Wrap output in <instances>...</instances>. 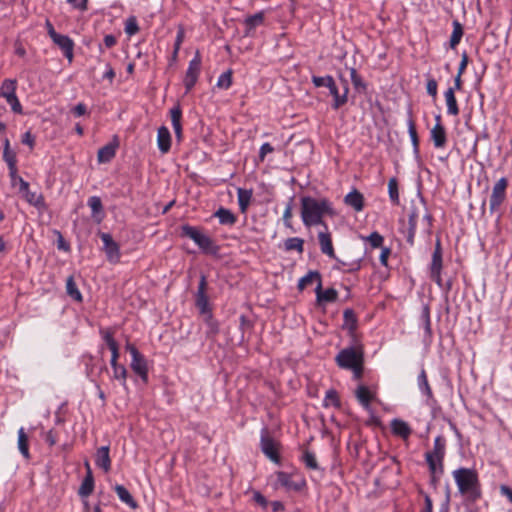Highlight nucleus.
I'll return each instance as SVG.
<instances>
[{"instance_id": "1", "label": "nucleus", "mask_w": 512, "mask_h": 512, "mask_svg": "<svg viewBox=\"0 0 512 512\" xmlns=\"http://www.w3.org/2000/svg\"><path fill=\"white\" fill-rule=\"evenodd\" d=\"M325 215H335L332 203L328 199H316L311 196L301 198V218L306 227L324 225L327 229V225L322 220Z\"/></svg>"}, {"instance_id": "2", "label": "nucleus", "mask_w": 512, "mask_h": 512, "mask_svg": "<svg viewBox=\"0 0 512 512\" xmlns=\"http://www.w3.org/2000/svg\"><path fill=\"white\" fill-rule=\"evenodd\" d=\"M459 493L468 504H474L482 497L481 484L475 469L460 467L452 472Z\"/></svg>"}, {"instance_id": "3", "label": "nucleus", "mask_w": 512, "mask_h": 512, "mask_svg": "<svg viewBox=\"0 0 512 512\" xmlns=\"http://www.w3.org/2000/svg\"><path fill=\"white\" fill-rule=\"evenodd\" d=\"M181 231L183 236L193 240L205 253H216L217 247L214 245L213 240L209 236L203 234L198 228L190 225H183Z\"/></svg>"}, {"instance_id": "4", "label": "nucleus", "mask_w": 512, "mask_h": 512, "mask_svg": "<svg viewBox=\"0 0 512 512\" xmlns=\"http://www.w3.org/2000/svg\"><path fill=\"white\" fill-rule=\"evenodd\" d=\"M335 361L343 369L355 367L358 363L363 362V351L356 347L342 349L335 357Z\"/></svg>"}, {"instance_id": "5", "label": "nucleus", "mask_w": 512, "mask_h": 512, "mask_svg": "<svg viewBox=\"0 0 512 512\" xmlns=\"http://www.w3.org/2000/svg\"><path fill=\"white\" fill-rule=\"evenodd\" d=\"M16 89L17 81L15 79H5L0 87V96L5 98L14 113L21 114L22 106L16 95Z\"/></svg>"}, {"instance_id": "6", "label": "nucleus", "mask_w": 512, "mask_h": 512, "mask_svg": "<svg viewBox=\"0 0 512 512\" xmlns=\"http://www.w3.org/2000/svg\"><path fill=\"white\" fill-rule=\"evenodd\" d=\"M126 350L130 353L131 368L132 370L144 381L148 380V367L145 357L139 352V350L133 345L128 343Z\"/></svg>"}, {"instance_id": "7", "label": "nucleus", "mask_w": 512, "mask_h": 512, "mask_svg": "<svg viewBox=\"0 0 512 512\" xmlns=\"http://www.w3.org/2000/svg\"><path fill=\"white\" fill-rule=\"evenodd\" d=\"M508 180L505 177L500 178L493 186L489 200L490 213H494L504 203L506 199V189Z\"/></svg>"}, {"instance_id": "8", "label": "nucleus", "mask_w": 512, "mask_h": 512, "mask_svg": "<svg viewBox=\"0 0 512 512\" xmlns=\"http://www.w3.org/2000/svg\"><path fill=\"white\" fill-rule=\"evenodd\" d=\"M201 63V56L199 51H197L195 56L189 62L183 81L186 92H189L195 86L201 71Z\"/></svg>"}, {"instance_id": "9", "label": "nucleus", "mask_w": 512, "mask_h": 512, "mask_svg": "<svg viewBox=\"0 0 512 512\" xmlns=\"http://www.w3.org/2000/svg\"><path fill=\"white\" fill-rule=\"evenodd\" d=\"M99 236L103 242V250L107 260L113 264L118 263L121 257L118 243L113 240L109 233L100 232Z\"/></svg>"}, {"instance_id": "10", "label": "nucleus", "mask_w": 512, "mask_h": 512, "mask_svg": "<svg viewBox=\"0 0 512 512\" xmlns=\"http://www.w3.org/2000/svg\"><path fill=\"white\" fill-rule=\"evenodd\" d=\"M442 248L441 243L437 240L434 252L432 254V260L430 264V278L439 286L442 287Z\"/></svg>"}, {"instance_id": "11", "label": "nucleus", "mask_w": 512, "mask_h": 512, "mask_svg": "<svg viewBox=\"0 0 512 512\" xmlns=\"http://www.w3.org/2000/svg\"><path fill=\"white\" fill-rule=\"evenodd\" d=\"M342 88H343V92L340 93L334 79H333V81H330V85H328L329 93L333 97L332 108L334 110L339 109L340 107L345 105L348 101V93H349L348 81H345V85Z\"/></svg>"}, {"instance_id": "12", "label": "nucleus", "mask_w": 512, "mask_h": 512, "mask_svg": "<svg viewBox=\"0 0 512 512\" xmlns=\"http://www.w3.org/2000/svg\"><path fill=\"white\" fill-rule=\"evenodd\" d=\"M261 450L272 461L279 462V454L275 441L263 430L261 436Z\"/></svg>"}, {"instance_id": "13", "label": "nucleus", "mask_w": 512, "mask_h": 512, "mask_svg": "<svg viewBox=\"0 0 512 512\" xmlns=\"http://www.w3.org/2000/svg\"><path fill=\"white\" fill-rule=\"evenodd\" d=\"M276 476L277 483L282 487L286 488L287 490H293L298 492L301 491L306 486L305 480L295 482L292 480L291 475L286 472L279 471L277 472Z\"/></svg>"}, {"instance_id": "14", "label": "nucleus", "mask_w": 512, "mask_h": 512, "mask_svg": "<svg viewBox=\"0 0 512 512\" xmlns=\"http://www.w3.org/2000/svg\"><path fill=\"white\" fill-rule=\"evenodd\" d=\"M100 334L102 336V339L108 346L109 350L111 351L110 364L116 363V361H118L119 359V347L118 343L114 339L113 331H111L110 329H101Z\"/></svg>"}, {"instance_id": "15", "label": "nucleus", "mask_w": 512, "mask_h": 512, "mask_svg": "<svg viewBox=\"0 0 512 512\" xmlns=\"http://www.w3.org/2000/svg\"><path fill=\"white\" fill-rule=\"evenodd\" d=\"M52 41L62 50L68 61L71 62L73 60V40L67 35L58 34Z\"/></svg>"}, {"instance_id": "16", "label": "nucleus", "mask_w": 512, "mask_h": 512, "mask_svg": "<svg viewBox=\"0 0 512 512\" xmlns=\"http://www.w3.org/2000/svg\"><path fill=\"white\" fill-rule=\"evenodd\" d=\"M430 137L435 148H443L447 143L446 130L442 123H435L430 131Z\"/></svg>"}, {"instance_id": "17", "label": "nucleus", "mask_w": 512, "mask_h": 512, "mask_svg": "<svg viewBox=\"0 0 512 512\" xmlns=\"http://www.w3.org/2000/svg\"><path fill=\"white\" fill-rule=\"evenodd\" d=\"M315 293L318 304L335 302L338 298V292L334 288L323 290L322 282L317 284Z\"/></svg>"}, {"instance_id": "18", "label": "nucleus", "mask_w": 512, "mask_h": 512, "mask_svg": "<svg viewBox=\"0 0 512 512\" xmlns=\"http://www.w3.org/2000/svg\"><path fill=\"white\" fill-rule=\"evenodd\" d=\"M318 240L321 252L330 258L336 259L335 251L332 244L331 234L326 230L318 233Z\"/></svg>"}, {"instance_id": "19", "label": "nucleus", "mask_w": 512, "mask_h": 512, "mask_svg": "<svg viewBox=\"0 0 512 512\" xmlns=\"http://www.w3.org/2000/svg\"><path fill=\"white\" fill-rule=\"evenodd\" d=\"M425 460L431 473V482L436 484V482L439 480V477L444 472L443 461H437V459L435 457L432 458L431 455H425Z\"/></svg>"}, {"instance_id": "20", "label": "nucleus", "mask_w": 512, "mask_h": 512, "mask_svg": "<svg viewBox=\"0 0 512 512\" xmlns=\"http://www.w3.org/2000/svg\"><path fill=\"white\" fill-rule=\"evenodd\" d=\"M390 427L394 435L401 437L404 440L408 439L412 433V429L408 423L398 418L391 421Z\"/></svg>"}, {"instance_id": "21", "label": "nucleus", "mask_w": 512, "mask_h": 512, "mask_svg": "<svg viewBox=\"0 0 512 512\" xmlns=\"http://www.w3.org/2000/svg\"><path fill=\"white\" fill-rule=\"evenodd\" d=\"M110 448L109 446H102L97 449L95 455V463L96 465L103 469L105 472H108L111 469V459H110Z\"/></svg>"}, {"instance_id": "22", "label": "nucleus", "mask_w": 512, "mask_h": 512, "mask_svg": "<svg viewBox=\"0 0 512 512\" xmlns=\"http://www.w3.org/2000/svg\"><path fill=\"white\" fill-rule=\"evenodd\" d=\"M157 145L161 153L166 154L171 148V134L166 126H161L157 132Z\"/></svg>"}, {"instance_id": "23", "label": "nucleus", "mask_w": 512, "mask_h": 512, "mask_svg": "<svg viewBox=\"0 0 512 512\" xmlns=\"http://www.w3.org/2000/svg\"><path fill=\"white\" fill-rule=\"evenodd\" d=\"M419 320L424 328V339L429 341L432 338L431 316L429 304H423L420 312Z\"/></svg>"}, {"instance_id": "24", "label": "nucleus", "mask_w": 512, "mask_h": 512, "mask_svg": "<svg viewBox=\"0 0 512 512\" xmlns=\"http://www.w3.org/2000/svg\"><path fill=\"white\" fill-rule=\"evenodd\" d=\"M344 203L360 212L364 208V196L358 190L354 189L344 197Z\"/></svg>"}, {"instance_id": "25", "label": "nucleus", "mask_w": 512, "mask_h": 512, "mask_svg": "<svg viewBox=\"0 0 512 512\" xmlns=\"http://www.w3.org/2000/svg\"><path fill=\"white\" fill-rule=\"evenodd\" d=\"M85 466L87 468V475L83 479L82 484L78 490V494L81 497H88L89 495L92 494L93 489H94V479H93L92 471H91L90 464L88 461L85 462Z\"/></svg>"}, {"instance_id": "26", "label": "nucleus", "mask_w": 512, "mask_h": 512, "mask_svg": "<svg viewBox=\"0 0 512 512\" xmlns=\"http://www.w3.org/2000/svg\"><path fill=\"white\" fill-rule=\"evenodd\" d=\"M355 396L364 409H370V403L374 396L367 386L359 385L355 391Z\"/></svg>"}, {"instance_id": "27", "label": "nucleus", "mask_w": 512, "mask_h": 512, "mask_svg": "<svg viewBox=\"0 0 512 512\" xmlns=\"http://www.w3.org/2000/svg\"><path fill=\"white\" fill-rule=\"evenodd\" d=\"M264 22V12H258L254 15L248 16L244 20L245 25V35L249 36L254 31V29L260 25H262Z\"/></svg>"}, {"instance_id": "28", "label": "nucleus", "mask_w": 512, "mask_h": 512, "mask_svg": "<svg viewBox=\"0 0 512 512\" xmlns=\"http://www.w3.org/2000/svg\"><path fill=\"white\" fill-rule=\"evenodd\" d=\"M446 441L443 436H437L434 440L433 450L426 452L425 455L435 457L437 461H443L445 456Z\"/></svg>"}, {"instance_id": "29", "label": "nucleus", "mask_w": 512, "mask_h": 512, "mask_svg": "<svg viewBox=\"0 0 512 512\" xmlns=\"http://www.w3.org/2000/svg\"><path fill=\"white\" fill-rule=\"evenodd\" d=\"M171 115V122L172 126L175 132V136L178 140H181L182 138V125H181V118H182V111L179 106H175L170 110Z\"/></svg>"}, {"instance_id": "30", "label": "nucleus", "mask_w": 512, "mask_h": 512, "mask_svg": "<svg viewBox=\"0 0 512 512\" xmlns=\"http://www.w3.org/2000/svg\"><path fill=\"white\" fill-rule=\"evenodd\" d=\"M114 491L119 497V499L127 504L130 508L136 509L138 507L137 502L134 500L133 496L130 494V492L120 484L115 485Z\"/></svg>"}, {"instance_id": "31", "label": "nucleus", "mask_w": 512, "mask_h": 512, "mask_svg": "<svg viewBox=\"0 0 512 512\" xmlns=\"http://www.w3.org/2000/svg\"><path fill=\"white\" fill-rule=\"evenodd\" d=\"M116 144L109 143L102 148L99 149L97 154L98 162L100 163H108L110 162L116 154Z\"/></svg>"}, {"instance_id": "32", "label": "nucleus", "mask_w": 512, "mask_h": 512, "mask_svg": "<svg viewBox=\"0 0 512 512\" xmlns=\"http://www.w3.org/2000/svg\"><path fill=\"white\" fill-rule=\"evenodd\" d=\"M444 96H445L446 105H447V113L449 115H453V116L458 115L459 107H458L457 100L455 97L454 88L453 87L448 88L446 90Z\"/></svg>"}, {"instance_id": "33", "label": "nucleus", "mask_w": 512, "mask_h": 512, "mask_svg": "<svg viewBox=\"0 0 512 512\" xmlns=\"http://www.w3.org/2000/svg\"><path fill=\"white\" fill-rule=\"evenodd\" d=\"M214 216L218 218L219 223L222 225L232 226L237 221V217L229 209L223 207H220L214 213Z\"/></svg>"}, {"instance_id": "34", "label": "nucleus", "mask_w": 512, "mask_h": 512, "mask_svg": "<svg viewBox=\"0 0 512 512\" xmlns=\"http://www.w3.org/2000/svg\"><path fill=\"white\" fill-rule=\"evenodd\" d=\"M284 250L286 252L297 251L302 254L304 251V240L299 237L287 238L283 243Z\"/></svg>"}, {"instance_id": "35", "label": "nucleus", "mask_w": 512, "mask_h": 512, "mask_svg": "<svg viewBox=\"0 0 512 512\" xmlns=\"http://www.w3.org/2000/svg\"><path fill=\"white\" fill-rule=\"evenodd\" d=\"M417 220H418V211L416 208H412L409 216H408V235H407V242L410 244H413V239L416 233V227H417Z\"/></svg>"}, {"instance_id": "36", "label": "nucleus", "mask_w": 512, "mask_h": 512, "mask_svg": "<svg viewBox=\"0 0 512 512\" xmlns=\"http://www.w3.org/2000/svg\"><path fill=\"white\" fill-rule=\"evenodd\" d=\"M343 327L349 331L350 334L354 333L357 328V318L352 309H346L343 313Z\"/></svg>"}, {"instance_id": "37", "label": "nucleus", "mask_w": 512, "mask_h": 512, "mask_svg": "<svg viewBox=\"0 0 512 512\" xmlns=\"http://www.w3.org/2000/svg\"><path fill=\"white\" fill-rule=\"evenodd\" d=\"M335 260L337 262L336 268L340 269L344 272L352 273V272H356V271L360 270V268H361L362 259H357L352 262H345L336 257Z\"/></svg>"}, {"instance_id": "38", "label": "nucleus", "mask_w": 512, "mask_h": 512, "mask_svg": "<svg viewBox=\"0 0 512 512\" xmlns=\"http://www.w3.org/2000/svg\"><path fill=\"white\" fill-rule=\"evenodd\" d=\"M408 133L413 145V152L416 157H419V138L416 131V126L413 119L410 117L407 121Z\"/></svg>"}, {"instance_id": "39", "label": "nucleus", "mask_w": 512, "mask_h": 512, "mask_svg": "<svg viewBox=\"0 0 512 512\" xmlns=\"http://www.w3.org/2000/svg\"><path fill=\"white\" fill-rule=\"evenodd\" d=\"M20 194L32 206L41 207L44 205V199L42 195L30 191L29 187H27V190H24Z\"/></svg>"}, {"instance_id": "40", "label": "nucleus", "mask_w": 512, "mask_h": 512, "mask_svg": "<svg viewBox=\"0 0 512 512\" xmlns=\"http://www.w3.org/2000/svg\"><path fill=\"white\" fill-rule=\"evenodd\" d=\"M453 31L450 37V47L454 49L461 41L463 36V26L458 20H454L453 23Z\"/></svg>"}, {"instance_id": "41", "label": "nucleus", "mask_w": 512, "mask_h": 512, "mask_svg": "<svg viewBox=\"0 0 512 512\" xmlns=\"http://www.w3.org/2000/svg\"><path fill=\"white\" fill-rule=\"evenodd\" d=\"M314 280L317 281V284L322 282L321 274L318 271H309L305 276L300 278L298 282V289L303 290L308 285L312 284Z\"/></svg>"}, {"instance_id": "42", "label": "nucleus", "mask_w": 512, "mask_h": 512, "mask_svg": "<svg viewBox=\"0 0 512 512\" xmlns=\"http://www.w3.org/2000/svg\"><path fill=\"white\" fill-rule=\"evenodd\" d=\"M238 194V205L241 210V212H245L249 206V203L252 198V191L239 188L237 191Z\"/></svg>"}, {"instance_id": "43", "label": "nucleus", "mask_w": 512, "mask_h": 512, "mask_svg": "<svg viewBox=\"0 0 512 512\" xmlns=\"http://www.w3.org/2000/svg\"><path fill=\"white\" fill-rule=\"evenodd\" d=\"M66 292L75 301H82V294L80 293L73 276H69L66 281Z\"/></svg>"}, {"instance_id": "44", "label": "nucleus", "mask_w": 512, "mask_h": 512, "mask_svg": "<svg viewBox=\"0 0 512 512\" xmlns=\"http://www.w3.org/2000/svg\"><path fill=\"white\" fill-rule=\"evenodd\" d=\"M417 382L420 391L423 394H425L428 398H431L433 396V393L428 383L427 375L424 369H422L421 372L419 373Z\"/></svg>"}, {"instance_id": "45", "label": "nucleus", "mask_w": 512, "mask_h": 512, "mask_svg": "<svg viewBox=\"0 0 512 512\" xmlns=\"http://www.w3.org/2000/svg\"><path fill=\"white\" fill-rule=\"evenodd\" d=\"M18 448L20 453L25 457L29 458V446H28V436L26 435L24 428H20L18 431Z\"/></svg>"}, {"instance_id": "46", "label": "nucleus", "mask_w": 512, "mask_h": 512, "mask_svg": "<svg viewBox=\"0 0 512 512\" xmlns=\"http://www.w3.org/2000/svg\"><path fill=\"white\" fill-rule=\"evenodd\" d=\"M340 405L341 403L337 391L335 389H329L326 391L325 398L323 400V406H333L335 408H340Z\"/></svg>"}, {"instance_id": "47", "label": "nucleus", "mask_w": 512, "mask_h": 512, "mask_svg": "<svg viewBox=\"0 0 512 512\" xmlns=\"http://www.w3.org/2000/svg\"><path fill=\"white\" fill-rule=\"evenodd\" d=\"M302 462L305 464L306 468L310 470H318L319 465L316 459V456L313 452L309 450H304L301 456Z\"/></svg>"}, {"instance_id": "48", "label": "nucleus", "mask_w": 512, "mask_h": 512, "mask_svg": "<svg viewBox=\"0 0 512 512\" xmlns=\"http://www.w3.org/2000/svg\"><path fill=\"white\" fill-rule=\"evenodd\" d=\"M113 370V378L119 380L123 386L126 385L127 369L116 361L114 364H110Z\"/></svg>"}, {"instance_id": "49", "label": "nucleus", "mask_w": 512, "mask_h": 512, "mask_svg": "<svg viewBox=\"0 0 512 512\" xmlns=\"http://www.w3.org/2000/svg\"><path fill=\"white\" fill-rule=\"evenodd\" d=\"M3 159L7 163L8 167L14 166L17 163L16 154L10 149L9 139L4 140Z\"/></svg>"}, {"instance_id": "50", "label": "nucleus", "mask_w": 512, "mask_h": 512, "mask_svg": "<svg viewBox=\"0 0 512 512\" xmlns=\"http://www.w3.org/2000/svg\"><path fill=\"white\" fill-rule=\"evenodd\" d=\"M350 77L354 88L358 92H366L367 84L363 81L362 77L357 73L355 68H350Z\"/></svg>"}, {"instance_id": "51", "label": "nucleus", "mask_w": 512, "mask_h": 512, "mask_svg": "<svg viewBox=\"0 0 512 512\" xmlns=\"http://www.w3.org/2000/svg\"><path fill=\"white\" fill-rule=\"evenodd\" d=\"M388 194H389V198H390L391 202L394 205H399L400 200H399L398 182H397V179L394 177L389 179Z\"/></svg>"}, {"instance_id": "52", "label": "nucleus", "mask_w": 512, "mask_h": 512, "mask_svg": "<svg viewBox=\"0 0 512 512\" xmlns=\"http://www.w3.org/2000/svg\"><path fill=\"white\" fill-rule=\"evenodd\" d=\"M196 306L201 314H210V307L207 295H196Z\"/></svg>"}, {"instance_id": "53", "label": "nucleus", "mask_w": 512, "mask_h": 512, "mask_svg": "<svg viewBox=\"0 0 512 512\" xmlns=\"http://www.w3.org/2000/svg\"><path fill=\"white\" fill-rule=\"evenodd\" d=\"M124 31L128 36H133L136 33H138L139 26L135 16H130L129 18H127L125 22Z\"/></svg>"}, {"instance_id": "54", "label": "nucleus", "mask_w": 512, "mask_h": 512, "mask_svg": "<svg viewBox=\"0 0 512 512\" xmlns=\"http://www.w3.org/2000/svg\"><path fill=\"white\" fill-rule=\"evenodd\" d=\"M217 87L221 89H228L232 85V71L227 70L222 73L217 80Z\"/></svg>"}, {"instance_id": "55", "label": "nucleus", "mask_w": 512, "mask_h": 512, "mask_svg": "<svg viewBox=\"0 0 512 512\" xmlns=\"http://www.w3.org/2000/svg\"><path fill=\"white\" fill-rule=\"evenodd\" d=\"M88 206L91 208L93 217H96V215L103 211L102 201L97 196H92L88 199Z\"/></svg>"}, {"instance_id": "56", "label": "nucleus", "mask_w": 512, "mask_h": 512, "mask_svg": "<svg viewBox=\"0 0 512 512\" xmlns=\"http://www.w3.org/2000/svg\"><path fill=\"white\" fill-rule=\"evenodd\" d=\"M368 241L373 248H379L382 246L384 238L378 232H372L369 236L363 238Z\"/></svg>"}, {"instance_id": "57", "label": "nucleus", "mask_w": 512, "mask_h": 512, "mask_svg": "<svg viewBox=\"0 0 512 512\" xmlns=\"http://www.w3.org/2000/svg\"><path fill=\"white\" fill-rule=\"evenodd\" d=\"M107 367L103 361H100L99 363H95L90 371L88 372V375L92 377L93 381H96V377H99L101 373L106 372Z\"/></svg>"}, {"instance_id": "58", "label": "nucleus", "mask_w": 512, "mask_h": 512, "mask_svg": "<svg viewBox=\"0 0 512 512\" xmlns=\"http://www.w3.org/2000/svg\"><path fill=\"white\" fill-rule=\"evenodd\" d=\"M292 209H293V198H290V200L286 204V208H285L284 213H283L284 225L287 228H290V229H292V223H291Z\"/></svg>"}, {"instance_id": "59", "label": "nucleus", "mask_w": 512, "mask_h": 512, "mask_svg": "<svg viewBox=\"0 0 512 512\" xmlns=\"http://www.w3.org/2000/svg\"><path fill=\"white\" fill-rule=\"evenodd\" d=\"M333 77L331 75L326 76H312L311 81L315 87H326L330 85V81H333Z\"/></svg>"}, {"instance_id": "60", "label": "nucleus", "mask_w": 512, "mask_h": 512, "mask_svg": "<svg viewBox=\"0 0 512 512\" xmlns=\"http://www.w3.org/2000/svg\"><path fill=\"white\" fill-rule=\"evenodd\" d=\"M8 169H9V177H10L11 185L13 187H15L21 180H23V178L18 175V170H17L16 165L8 167Z\"/></svg>"}, {"instance_id": "61", "label": "nucleus", "mask_w": 512, "mask_h": 512, "mask_svg": "<svg viewBox=\"0 0 512 512\" xmlns=\"http://www.w3.org/2000/svg\"><path fill=\"white\" fill-rule=\"evenodd\" d=\"M437 81L434 78H429L427 80L426 89L427 93L432 96L433 98H436L437 96Z\"/></svg>"}, {"instance_id": "62", "label": "nucleus", "mask_w": 512, "mask_h": 512, "mask_svg": "<svg viewBox=\"0 0 512 512\" xmlns=\"http://www.w3.org/2000/svg\"><path fill=\"white\" fill-rule=\"evenodd\" d=\"M273 151H274V148L270 143L266 142V143L262 144V146L260 147V150H259L260 161H264L266 155L269 153H272Z\"/></svg>"}, {"instance_id": "63", "label": "nucleus", "mask_w": 512, "mask_h": 512, "mask_svg": "<svg viewBox=\"0 0 512 512\" xmlns=\"http://www.w3.org/2000/svg\"><path fill=\"white\" fill-rule=\"evenodd\" d=\"M184 35L185 34H184L183 28H179V30L177 31V35H176V39H175V43H174L175 55H178L179 49L184 40Z\"/></svg>"}, {"instance_id": "64", "label": "nucleus", "mask_w": 512, "mask_h": 512, "mask_svg": "<svg viewBox=\"0 0 512 512\" xmlns=\"http://www.w3.org/2000/svg\"><path fill=\"white\" fill-rule=\"evenodd\" d=\"M500 494L507 498L508 502L512 504V488L509 486L502 484L500 485Z\"/></svg>"}]
</instances>
